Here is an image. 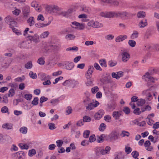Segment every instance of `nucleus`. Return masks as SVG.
Here are the masks:
<instances>
[{
	"label": "nucleus",
	"instance_id": "nucleus-1",
	"mask_svg": "<svg viewBox=\"0 0 159 159\" xmlns=\"http://www.w3.org/2000/svg\"><path fill=\"white\" fill-rule=\"evenodd\" d=\"M100 16L106 18H112L113 17L124 18L125 17L128 18L131 16L130 14L126 11L102 12L100 13Z\"/></svg>",
	"mask_w": 159,
	"mask_h": 159
},
{
	"label": "nucleus",
	"instance_id": "nucleus-2",
	"mask_svg": "<svg viewBox=\"0 0 159 159\" xmlns=\"http://www.w3.org/2000/svg\"><path fill=\"white\" fill-rule=\"evenodd\" d=\"M119 133L116 131H113L106 138V140L108 141L114 142L119 138Z\"/></svg>",
	"mask_w": 159,
	"mask_h": 159
},
{
	"label": "nucleus",
	"instance_id": "nucleus-3",
	"mask_svg": "<svg viewBox=\"0 0 159 159\" xmlns=\"http://www.w3.org/2000/svg\"><path fill=\"white\" fill-rule=\"evenodd\" d=\"M6 23L9 25L10 27H14L16 25V22L15 21L14 19L11 16H7L4 19Z\"/></svg>",
	"mask_w": 159,
	"mask_h": 159
},
{
	"label": "nucleus",
	"instance_id": "nucleus-4",
	"mask_svg": "<svg viewBox=\"0 0 159 159\" xmlns=\"http://www.w3.org/2000/svg\"><path fill=\"white\" fill-rule=\"evenodd\" d=\"M79 84L78 81L74 80H66L63 83V85L64 86L68 85L72 86L74 88L75 86L78 85Z\"/></svg>",
	"mask_w": 159,
	"mask_h": 159
},
{
	"label": "nucleus",
	"instance_id": "nucleus-5",
	"mask_svg": "<svg viewBox=\"0 0 159 159\" xmlns=\"http://www.w3.org/2000/svg\"><path fill=\"white\" fill-rule=\"evenodd\" d=\"M47 8L50 13H54L55 15H58V13H60V9L56 6H48Z\"/></svg>",
	"mask_w": 159,
	"mask_h": 159
},
{
	"label": "nucleus",
	"instance_id": "nucleus-6",
	"mask_svg": "<svg viewBox=\"0 0 159 159\" xmlns=\"http://www.w3.org/2000/svg\"><path fill=\"white\" fill-rule=\"evenodd\" d=\"M121 55L122 56L121 60L124 62H127L130 58V55L125 51V49L121 50Z\"/></svg>",
	"mask_w": 159,
	"mask_h": 159
},
{
	"label": "nucleus",
	"instance_id": "nucleus-7",
	"mask_svg": "<svg viewBox=\"0 0 159 159\" xmlns=\"http://www.w3.org/2000/svg\"><path fill=\"white\" fill-rule=\"evenodd\" d=\"M95 102V103H94L91 102L88 105L85 106L86 111H89L93 110L99 105V103L98 101H96Z\"/></svg>",
	"mask_w": 159,
	"mask_h": 159
},
{
	"label": "nucleus",
	"instance_id": "nucleus-8",
	"mask_svg": "<svg viewBox=\"0 0 159 159\" xmlns=\"http://www.w3.org/2000/svg\"><path fill=\"white\" fill-rule=\"evenodd\" d=\"M87 25L89 26H91L93 28H100L103 26V25L102 23L93 20L88 22Z\"/></svg>",
	"mask_w": 159,
	"mask_h": 159
},
{
	"label": "nucleus",
	"instance_id": "nucleus-9",
	"mask_svg": "<svg viewBox=\"0 0 159 159\" xmlns=\"http://www.w3.org/2000/svg\"><path fill=\"white\" fill-rule=\"evenodd\" d=\"M28 40L33 41L36 43H37L39 42V37L37 34H35L34 36L30 35L29 34L27 37Z\"/></svg>",
	"mask_w": 159,
	"mask_h": 159
},
{
	"label": "nucleus",
	"instance_id": "nucleus-10",
	"mask_svg": "<svg viewBox=\"0 0 159 159\" xmlns=\"http://www.w3.org/2000/svg\"><path fill=\"white\" fill-rule=\"evenodd\" d=\"M23 16L27 17L29 16L30 13V8L28 6H25L23 7L22 9Z\"/></svg>",
	"mask_w": 159,
	"mask_h": 159
},
{
	"label": "nucleus",
	"instance_id": "nucleus-11",
	"mask_svg": "<svg viewBox=\"0 0 159 159\" xmlns=\"http://www.w3.org/2000/svg\"><path fill=\"white\" fill-rule=\"evenodd\" d=\"M15 157H16V159H24L25 153L23 151H19L14 154Z\"/></svg>",
	"mask_w": 159,
	"mask_h": 159
},
{
	"label": "nucleus",
	"instance_id": "nucleus-12",
	"mask_svg": "<svg viewBox=\"0 0 159 159\" xmlns=\"http://www.w3.org/2000/svg\"><path fill=\"white\" fill-rule=\"evenodd\" d=\"M123 113L122 111H114L112 114V116L113 118L116 120H118L120 119V116H122Z\"/></svg>",
	"mask_w": 159,
	"mask_h": 159
},
{
	"label": "nucleus",
	"instance_id": "nucleus-13",
	"mask_svg": "<svg viewBox=\"0 0 159 159\" xmlns=\"http://www.w3.org/2000/svg\"><path fill=\"white\" fill-rule=\"evenodd\" d=\"M104 113L103 110H102L99 111L97 113L94 115V118L97 120H99L102 117Z\"/></svg>",
	"mask_w": 159,
	"mask_h": 159
},
{
	"label": "nucleus",
	"instance_id": "nucleus-14",
	"mask_svg": "<svg viewBox=\"0 0 159 159\" xmlns=\"http://www.w3.org/2000/svg\"><path fill=\"white\" fill-rule=\"evenodd\" d=\"M127 38V36L126 35H120L116 38L115 41L116 42H120V41H122Z\"/></svg>",
	"mask_w": 159,
	"mask_h": 159
},
{
	"label": "nucleus",
	"instance_id": "nucleus-15",
	"mask_svg": "<svg viewBox=\"0 0 159 159\" xmlns=\"http://www.w3.org/2000/svg\"><path fill=\"white\" fill-rule=\"evenodd\" d=\"M65 65L66 69L68 70H72L74 66V64L72 62H67Z\"/></svg>",
	"mask_w": 159,
	"mask_h": 159
},
{
	"label": "nucleus",
	"instance_id": "nucleus-16",
	"mask_svg": "<svg viewBox=\"0 0 159 159\" xmlns=\"http://www.w3.org/2000/svg\"><path fill=\"white\" fill-rule=\"evenodd\" d=\"M147 25L146 19H144L141 20L139 24V26L140 28H143Z\"/></svg>",
	"mask_w": 159,
	"mask_h": 159
},
{
	"label": "nucleus",
	"instance_id": "nucleus-17",
	"mask_svg": "<svg viewBox=\"0 0 159 159\" xmlns=\"http://www.w3.org/2000/svg\"><path fill=\"white\" fill-rule=\"evenodd\" d=\"M50 76L45 73H42L40 75V79L42 81H45L50 79Z\"/></svg>",
	"mask_w": 159,
	"mask_h": 159
},
{
	"label": "nucleus",
	"instance_id": "nucleus-18",
	"mask_svg": "<svg viewBox=\"0 0 159 159\" xmlns=\"http://www.w3.org/2000/svg\"><path fill=\"white\" fill-rule=\"evenodd\" d=\"M27 22L30 26H33L35 23L34 18L32 16L30 17L27 20Z\"/></svg>",
	"mask_w": 159,
	"mask_h": 159
},
{
	"label": "nucleus",
	"instance_id": "nucleus-19",
	"mask_svg": "<svg viewBox=\"0 0 159 159\" xmlns=\"http://www.w3.org/2000/svg\"><path fill=\"white\" fill-rule=\"evenodd\" d=\"M2 127L7 129H11L13 128V125L11 124L6 123L2 125Z\"/></svg>",
	"mask_w": 159,
	"mask_h": 159
},
{
	"label": "nucleus",
	"instance_id": "nucleus-20",
	"mask_svg": "<svg viewBox=\"0 0 159 159\" xmlns=\"http://www.w3.org/2000/svg\"><path fill=\"white\" fill-rule=\"evenodd\" d=\"M115 105L112 103L108 104L107 105V111H110L115 109Z\"/></svg>",
	"mask_w": 159,
	"mask_h": 159
},
{
	"label": "nucleus",
	"instance_id": "nucleus-21",
	"mask_svg": "<svg viewBox=\"0 0 159 159\" xmlns=\"http://www.w3.org/2000/svg\"><path fill=\"white\" fill-rule=\"evenodd\" d=\"M91 102V100L90 98L88 97H87L86 98L84 99L83 100V103L84 106L87 105L89 103H90Z\"/></svg>",
	"mask_w": 159,
	"mask_h": 159
},
{
	"label": "nucleus",
	"instance_id": "nucleus-22",
	"mask_svg": "<svg viewBox=\"0 0 159 159\" xmlns=\"http://www.w3.org/2000/svg\"><path fill=\"white\" fill-rule=\"evenodd\" d=\"M101 81L103 84H106L111 82L110 80L107 77H104L101 80Z\"/></svg>",
	"mask_w": 159,
	"mask_h": 159
},
{
	"label": "nucleus",
	"instance_id": "nucleus-23",
	"mask_svg": "<svg viewBox=\"0 0 159 159\" xmlns=\"http://www.w3.org/2000/svg\"><path fill=\"white\" fill-rule=\"evenodd\" d=\"M59 101V98L55 99H52L51 100L50 103L52 104V105L55 106L57 105Z\"/></svg>",
	"mask_w": 159,
	"mask_h": 159
},
{
	"label": "nucleus",
	"instance_id": "nucleus-24",
	"mask_svg": "<svg viewBox=\"0 0 159 159\" xmlns=\"http://www.w3.org/2000/svg\"><path fill=\"white\" fill-rule=\"evenodd\" d=\"M105 137V135L104 134H101L100 136H97V141L98 143H100L101 142H103L104 141L103 138Z\"/></svg>",
	"mask_w": 159,
	"mask_h": 159
},
{
	"label": "nucleus",
	"instance_id": "nucleus-25",
	"mask_svg": "<svg viewBox=\"0 0 159 159\" xmlns=\"http://www.w3.org/2000/svg\"><path fill=\"white\" fill-rule=\"evenodd\" d=\"M137 16L139 18H143L146 16L145 12L143 11H139L137 14Z\"/></svg>",
	"mask_w": 159,
	"mask_h": 159
},
{
	"label": "nucleus",
	"instance_id": "nucleus-26",
	"mask_svg": "<svg viewBox=\"0 0 159 159\" xmlns=\"http://www.w3.org/2000/svg\"><path fill=\"white\" fill-rule=\"evenodd\" d=\"M38 4L36 1H33L31 3V6L32 7L35 8L36 10L39 11L40 10V8H38Z\"/></svg>",
	"mask_w": 159,
	"mask_h": 159
},
{
	"label": "nucleus",
	"instance_id": "nucleus-27",
	"mask_svg": "<svg viewBox=\"0 0 159 159\" xmlns=\"http://www.w3.org/2000/svg\"><path fill=\"white\" fill-rule=\"evenodd\" d=\"M37 62L41 65H43L45 63L44 58L43 57L39 58L37 60Z\"/></svg>",
	"mask_w": 159,
	"mask_h": 159
},
{
	"label": "nucleus",
	"instance_id": "nucleus-28",
	"mask_svg": "<svg viewBox=\"0 0 159 159\" xmlns=\"http://www.w3.org/2000/svg\"><path fill=\"white\" fill-rule=\"evenodd\" d=\"M65 38L66 39L72 40L75 39V36L73 34H69L66 36Z\"/></svg>",
	"mask_w": 159,
	"mask_h": 159
},
{
	"label": "nucleus",
	"instance_id": "nucleus-29",
	"mask_svg": "<svg viewBox=\"0 0 159 159\" xmlns=\"http://www.w3.org/2000/svg\"><path fill=\"white\" fill-rule=\"evenodd\" d=\"M23 97L28 101H30L32 99V95L31 94H24Z\"/></svg>",
	"mask_w": 159,
	"mask_h": 159
},
{
	"label": "nucleus",
	"instance_id": "nucleus-30",
	"mask_svg": "<svg viewBox=\"0 0 159 159\" xmlns=\"http://www.w3.org/2000/svg\"><path fill=\"white\" fill-rule=\"evenodd\" d=\"M19 147L22 149H28L29 148L28 146L26 144H23L22 143H20L19 144Z\"/></svg>",
	"mask_w": 159,
	"mask_h": 159
},
{
	"label": "nucleus",
	"instance_id": "nucleus-31",
	"mask_svg": "<svg viewBox=\"0 0 159 159\" xmlns=\"http://www.w3.org/2000/svg\"><path fill=\"white\" fill-rule=\"evenodd\" d=\"M61 15L63 16L66 17H68L69 16L67 12V11H60V13H58V15Z\"/></svg>",
	"mask_w": 159,
	"mask_h": 159
},
{
	"label": "nucleus",
	"instance_id": "nucleus-32",
	"mask_svg": "<svg viewBox=\"0 0 159 159\" xmlns=\"http://www.w3.org/2000/svg\"><path fill=\"white\" fill-rule=\"evenodd\" d=\"M91 120V119L90 117L84 116L83 117V121L84 122H89Z\"/></svg>",
	"mask_w": 159,
	"mask_h": 159
},
{
	"label": "nucleus",
	"instance_id": "nucleus-33",
	"mask_svg": "<svg viewBox=\"0 0 159 159\" xmlns=\"http://www.w3.org/2000/svg\"><path fill=\"white\" fill-rule=\"evenodd\" d=\"M82 11L86 13H89L91 11V9L88 7L86 6H83L82 8Z\"/></svg>",
	"mask_w": 159,
	"mask_h": 159
},
{
	"label": "nucleus",
	"instance_id": "nucleus-34",
	"mask_svg": "<svg viewBox=\"0 0 159 159\" xmlns=\"http://www.w3.org/2000/svg\"><path fill=\"white\" fill-rule=\"evenodd\" d=\"M32 66L33 65L31 61H28L27 63L25 64V67L27 69L31 68Z\"/></svg>",
	"mask_w": 159,
	"mask_h": 159
},
{
	"label": "nucleus",
	"instance_id": "nucleus-35",
	"mask_svg": "<svg viewBox=\"0 0 159 159\" xmlns=\"http://www.w3.org/2000/svg\"><path fill=\"white\" fill-rule=\"evenodd\" d=\"M106 128V125L104 123H101L99 128V129L100 131H104Z\"/></svg>",
	"mask_w": 159,
	"mask_h": 159
},
{
	"label": "nucleus",
	"instance_id": "nucleus-36",
	"mask_svg": "<svg viewBox=\"0 0 159 159\" xmlns=\"http://www.w3.org/2000/svg\"><path fill=\"white\" fill-rule=\"evenodd\" d=\"M15 94V90L13 89H11L8 92V96L9 97H12Z\"/></svg>",
	"mask_w": 159,
	"mask_h": 159
},
{
	"label": "nucleus",
	"instance_id": "nucleus-37",
	"mask_svg": "<svg viewBox=\"0 0 159 159\" xmlns=\"http://www.w3.org/2000/svg\"><path fill=\"white\" fill-rule=\"evenodd\" d=\"M139 34L138 32L136 31H134L133 33L131 36V38L132 39H134L137 38L138 37Z\"/></svg>",
	"mask_w": 159,
	"mask_h": 159
},
{
	"label": "nucleus",
	"instance_id": "nucleus-38",
	"mask_svg": "<svg viewBox=\"0 0 159 159\" xmlns=\"http://www.w3.org/2000/svg\"><path fill=\"white\" fill-rule=\"evenodd\" d=\"M20 131L23 134H26L27 132V128L26 127H22L20 129Z\"/></svg>",
	"mask_w": 159,
	"mask_h": 159
},
{
	"label": "nucleus",
	"instance_id": "nucleus-39",
	"mask_svg": "<svg viewBox=\"0 0 159 159\" xmlns=\"http://www.w3.org/2000/svg\"><path fill=\"white\" fill-rule=\"evenodd\" d=\"M39 98L37 97H35L34 100L32 101L31 104L34 105L36 106L38 104Z\"/></svg>",
	"mask_w": 159,
	"mask_h": 159
},
{
	"label": "nucleus",
	"instance_id": "nucleus-40",
	"mask_svg": "<svg viewBox=\"0 0 159 159\" xmlns=\"http://www.w3.org/2000/svg\"><path fill=\"white\" fill-rule=\"evenodd\" d=\"M145 100L142 99H138L137 103L138 106H142L145 103Z\"/></svg>",
	"mask_w": 159,
	"mask_h": 159
},
{
	"label": "nucleus",
	"instance_id": "nucleus-41",
	"mask_svg": "<svg viewBox=\"0 0 159 159\" xmlns=\"http://www.w3.org/2000/svg\"><path fill=\"white\" fill-rule=\"evenodd\" d=\"M128 44L130 46L134 47L135 46L136 43L134 40H130L128 41Z\"/></svg>",
	"mask_w": 159,
	"mask_h": 159
},
{
	"label": "nucleus",
	"instance_id": "nucleus-42",
	"mask_svg": "<svg viewBox=\"0 0 159 159\" xmlns=\"http://www.w3.org/2000/svg\"><path fill=\"white\" fill-rule=\"evenodd\" d=\"M49 33L48 31H45L42 33L40 35V37L42 38L47 37L49 34Z\"/></svg>",
	"mask_w": 159,
	"mask_h": 159
},
{
	"label": "nucleus",
	"instance_id": "nucleus-43",
	"mask_svg": "<svg viewBox=\"0 0 159 159\" xmlns=\"http://www.w3.org/2000/svg\"><path fill=\"white\" fill-rule=\"evenodd\" d=\"M29 75L33 79H36L37 77V75L36 73L34 74L33 72L30 71L29 73Z\"/></svg>",
	"mask_w": 159,
	"mask_h": 159
},
{
	"label": "nucleus",
	"instance_id": "nucleus-44",
	"mask_svg": "<svg viewBox=\"0 0 159 159\" xmlns=\"http://www.w3.org/2000/svg\"><path fill=\"white\" fill-rule=\"evenodd\" d=\"M78 50V48L77 47H73L72 48H68L66 49V50L67 51H77Z\"/></svg>",
	"mask_w": 159,
	"mask_h": 159
},
{
	"label": "nucleus",
	"instance_id": "nucleus-45",
	"mask_svg": "<svg viewBox=\"0 0 159 159\" xmlns=\"http://www.w3.org/2000/svg\"><path fill=\"white\" fill-rule=\"evenodd\" d=\"M90 131L89 130L85 131L83 133V136L85 138H88L89 135Z\"/></svg>",
	"mask_w": 159,
	"mask_h": 159
},
{
	"label": "nucleus",
	"instance_id": "nucleus-46",
	"mask_svg": "<svg viewBox=\"0 0 159 159\" xmlns=\"http://www.w3.org/2000/svg\"><path fill=\"white\" fill-rule=\"evenodd\" d=\"M123 111L126 115H128L130 113V110L128 107H124Z\"/></svg>",
	"mask_w": 159,
	"mask_h": 159
},
{
	"label": "nucleus",
	"instance_id": "nucleus-47",
	"mask_svg": "<svg viewBox=\"0 0 159 159\" xmlns=\"http://www.w3.org/2000/svg\"><path fill=\"white\" fill-rule=\"evenodd\" d=\"M94 70V69L93 66H89V69L87 72L92 74Z\"/></svg>",
	"mask_w": 159,
	"mask_h": 159
},
{
	"label": "nucleus",
	"instance_id": "nucleus-48",
	"mask_svg": "<svg viewBox=\"0 0 159 159\" xmlns=\"http://www.w3.org/2000/svg\"><path fill=\"white\" fill-rule=\"evenodd\" d=\"M36 153V151L34 149H32L31 150H30L29 151V155L31 157L33 155H35Z\"/></svg>",
	"mask_w": 159,
	"mask_h": 159
},
{
	"label": "nucleus",
	"instance_id": "nucleus-49",
	"mask_svg": "<svg viewBox=\"0 0 159 159\" xmlns=\"http://www.w3.org/2000/svg\"><path fill=\"white\" fill-rule=\"evenodd\" d=\"M129 124L131 125H138L139 124V122L137 120H135L130 121Z\"/></svg>",
	"mask_w": 159,
	"mask_h": 159
},
{
	"label": "nucleus",
	"instance_id": "nucleus-50",
	"mask_svg": "<svg viewBox=\"0 0 159 159\" xmlns=\"http://www.w3.org/2000/svg\"><path fill=\"white\" fill-rule=\"evenodd\" d=\"M99 62L100 64L102 66H104L105 67H106L107 66L106 61L104 60H100Z\"/></svg>",
	"mask_w": 159,
	"mask_h": 159
},
{
	"label": "nucleus",
	"instance_id": "nucleus-51",
	"mask_svg": "<svg viewBox=\"0 0 159 159\" xmlns=\"http://www.w3.org/2000/svg\"><path fill=\"white\" fill-rule=\"evenodd\" d=\"M131 155L134 158L138 157L139 156V153L138 151H134L132 152Z\"/></svg>",
	"mask_w": 159,
	"mask_h": 159
},
{
	"label": "nucleus",
	"instance_id": "nucleus-52",
	"mask_svg": "<svg viewBox=\"0 0 159 159\" xmlns=\"http://www.w3.org/2000/svg\"><path fill=\"white\" fill-rule=\"evenodd\" d=\"M84 25L83 24H80V23L79 25L77 27H75V29H77L78 30H82L84 29Z\"/></svg>",
	"mask_w": 159,
	"mask_h": 159
},
{
	"label": "nucleus",
	"instance_id": "nucleus-53",
	"mask_svg": "<svg viewBox=\"0 0 159 159\" xmlns=\"http://www.w3.org/2000/svg\"><path fill=\"white\" fill-rule=\"evenodd\" d=\"M96 140L95 136L94 134L90 136L89 139V141L90 143L93 142Z\"/></svg>",
	"mask_w": 159,
	"mask_h": 159
},
{
	"label": "nucleus",
	"instance_id": "nucleus-54",
	"mask_svg": "<svg viewBox=\"0 0 159 159\" xmlns=\"http://www.w3.org/2000/svg\"><path fill=\"white\" fill-rule=\"evenodd\" d=\"M133 113L134 114L139 115L141 113V112L140 111V109L137 108L134 109Z\"/></svg>",
	"mask_w": 159,
	"mask_h": 159
},
{
	"label": "nucleus",
	"instance_id": "nucleus-55",
	"mask_svg": "<svg viewBox=\"0 0 159 159\" xmlns=\"http://www.w3.org/2000/svg\"><path fill=\"white\" fill-rule=\"evenodd\" d=\"M99 88L98 86H95L92 88L91 91L93 93H95L98 91Z\"/></svg>",
	"mask_w": 159,
	"mask_h": 159
},
{
	"label": "nucleus",
	"instance_id": "nucleus-56",
	"mask_svg": "<svg viewBox=\"0 0 159 159\" xmlns=\"http://www.w3.org/2000/svg\"><path fill=\"white\" fill-rule=\"evenodd\" d=\"M48 126H49V129L51 130L54 129L56 128V127H55L54 124L52 123H49L48 124Z\"/></svg>",
	"mask_w": 159,
	"mask_h": 159
},
{
	"label": "nucleus",
	"instance_id": "nucleus-57",
	"mask_svg": "<svg viewBox=\"0 0 159 159\" xmlns=\"http://www.w3.org/2000/svg\"><path fill=\"white\" fill-rule=\"evenodd\" d=\"M1 111L2 113H7L8 112V109L7 107L4 106L1 108Z\"/></svg>",
	"mask_w": 159,
	"mask_h": 159
},
{
	"label": "nucleus",
	"instance_id": "nucleus-58",
	"mask_svg": "<svg viewBox=\"0 0 159 159\" xmlns=\"http://www.w3.org/2000/svg\"><path fill=\"white\" fill-rule=\"evenodd\" d=\"M121 134L122 137H125L126 136L128 137L129 135V132L127 131H122Z\"/></svg>",
	"mask_w": 159,
	"mask_h": 159
},
{
	"label": "nucleus",
	"instance_id": "nucleus-59",
	"mask_svg": "<svg viewBox=\"0 0 159 159\" xmlns=\"http://www.w3.org/2000/svg\"><path fill=\"white\" fill-rule=\"evenodd\" d=\"M111 117L109 115H107L104 117V120L107 122H110L111 121Z\"/></svg>",
	"mask_w": 159,
	"mask_h": 159
},
{
	"label": "nucleus",
	"instance_id": "nucleus-60",
	"mask_svg": "<svg viewBox=\"0 0 159 159\" xmlns=\"http://www.w3.org/2000/svg\"><path fill=\"white\" fill-rule=\"evenodd\" d=\"M132 151V148L129 147H127L125 148V151L127 154L130 153Z\"/></svg>",
	"mask_w": 159,
	"mask_h": 159
},
{
	"label": "nucleus",
	"instance_id": "nucleus-61",
	"mask_svg": "<svg viewBox=\"0 0 159 159\" xmlns=\"http://www.w3.org/2000/svg\"><path fill=\"white\" fill-rule=\"evenodd\" d=\"M57 146L58 147H61L63 143V142L62 140H59L56 141Z\"/></svg>",
	"mask_w": 159,
	"mask_h": 159
},
{
	"label": "nucleus",
	"instance_id": "nucleus-62",
	"mask_svg": "<svg viewBox=\"0 0 159 159\" xmlns=\"http://www.w3.org/2000/svg\"><path fill=\"white\" fill-rule=\"evenodd\" d=\"M48 100L47 98L45 97L44 96L41 97L40 99V102L43 103V102L46 101Z\"/></svg>",
	"mask_w": 159,
	"mask_h": 159
},
{
	"label": "nucleus",
	"instance_id": "nucleus-63",
	"mask_svg": "<svg viewBox=\"0 0 159 159\" xmlns=\"http://www.w3.org/2000/svg\"><path fill=\"white\" fill-rule=\"evenodd\" d=\"M117 62L116 61L113 62L111 61L108 62V64L111 66L113 67L116 66L117 64Z\"/></svg>",
	"mask_w": 159,
	"mask_h": 159
},
{
	"label": "nucleus",
	"instance_id": "nucleus-64",
	"mask_svg": "<svg viewBox=\"0 0 159 159\" xmlns=\"http://www.w3.org/2000/svg\"><path fill=\"white\" fill-rule=\"evenodd\" d=\"M57 46L55 45H50L48 46V49H50L51 50H57Z\"/></svg>",
	"mask_w": 159,
	"mask_h": 159
}]
</instances>
